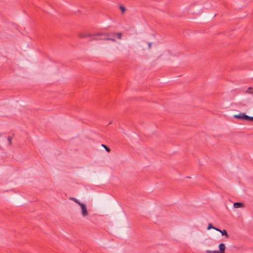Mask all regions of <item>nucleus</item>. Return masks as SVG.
<instances>
[{"instance_id": "1", "label": "nucleus", "mask_w": 253, "mask_h": 253, "mask_svg": "<svg viewBox=\"0 0 253 253\" xmlns=\"http://www.w3.org/2000/svg\"><path fill=\"white\" fill-rule=\"evenodd\" d=\"M92 35L87 32H83L79 33V37L80 38H88L92 37Z\"/></svg>"}, {"instance_id": "2", "label": "nucleus", "mask_w": 253, "mask_h": 253, "mask_svg": "<svg viewBox=\"0 0 253 253\" xmlns=\"http://www.w3.org/2000/svg\"><path fill=\"white\" fill-rule=\"evenodd\" d=\"M80 206L81 208L83 216L84 217L87 216L88 215V212L86 206L84 204L82 203Z\"/></svg>"}, {"instance_id": "3", "label": "nucleus", "mask_w": 253, "mask_h": 253, "mask_svg": "<svg viewBox=\"0 0 253 253\" xmlns=\"http://www.w3.org/2000/svg\"><path fill=\"white\" fill-rule=\"evenodd\" d=\"M105 36V35L103 34H96L94 35H92V37H91L90 41H98V40H104L103 39L104 38H101L100 36Z\"/></svg>"}, {"instance_id": "4", "label": "nucleus", "mask_w": 253, "mask_h": 253, "mask_svg": "<svg viewBox=\"0 0 253 253\" xmlns=\"http://www.w3.org/2000/svg\"><path fill=\"white\" fill-rule=\"evenodd\" d=\"M247 116L245 113H240L239 115H236L234 116V117L236 119H241V120H246L245 117Z\"/></svg>"}, {"instance_id": "5", "label": "nucleus", "mask_w": 253, "mask_h": 253, "mask_svg": "<svg viewBox=\"0 0 253 253\" xmlns=\"http://www.w3.org/2000/svg\"><path fill=\"white\" fill-rule=\"evenodd\" d=\"M219 251H218L219 253H225V246L224 244L221 243L219 245Z\"/></svg>"}, {"instance_id": "6", "label": "nucleus", "mask_w": 253, "mask_h": 253, "mask_svg": "<svg viewBox=\"0 0 253 253\" xmlns=\"http://www.w3.org/2000/svg\"><path fill=\"white\" fill-rule=\"evenodd\" d=\"M215 230L220 232L222 236H225L226 238H228L229 237V235L228 234L227 231L225 230H221L220 229H215Z\"/></svg>"}, {"instance_id": "7", "label": "nucleus", "mask_w": 253, "mask_h": 253, "mask_svg": "<svg viewBox=\"0 0 253 253\" xmlns=\"http://www.w3.org/2000/svg\"><path fill=\"white\" fill-rule=\"evenodd\" d=\"M244 204L243 203L240 202H236L234 203V207L235 208H239L241 207H243Z\"/></svg>"}, {"instance_id": "8", "label": "nucleus", "mask_w": 253, "mask_h": 253, "mask_svg": "<svg viewBox=\"0 0 253 253\" xmlns=\"http://www.w3.org/2000/svg\"><path fill=\"white\" fill-rule=\"evenodd\" d=\"M246 93L253 94V87H249L246 91Z\"/></svg>"}, {"instance_id": "9", "label": "nucleus", "mask_w": 253, "mask_h": 253, "mask_svg": "<svg viewBox=\"0 0 253 253\" xmlns=\"http://www.w3.org/2000/svg\"><path fill=\"white\" fill-rule=\"evenodd\" d=\"M120 9L121 10L122 14H124L125 13L126 9L125 6L121 5L120 6Z\"/></svg>"}, {"instance_id": "10", "label": "nucleus", "mask_w": 253, "mask_h": 253, "mask_svg": "<svg viewBox=\"0 0 253 253\" xmlns=\"http://www.w3.org/2000/svg\"><path fill=\"white\" fill-rule=\"evenodd\" d=\"M70 199L72 201H73L74 202H75V203H76L77 204H78L79 206L81 205V204H82V203H81L80 202H79L77 199H76L75 198H70Z\"/></svg>"}, {"instance_id": "11", "label": "nucleus", "mask_w": 253, "mask_h": 253, "mask_svg": "<svg viewBox=\"0 0 253 253\" xmlns=\"http://www.w3.org/2000/svg\"><path fill=\"white\" fill-rule=\"evenodd\" d=\"M211 229H213L215 230V229H218V228H216L215 227H213L211 223H209V225H208V227L207 228V229L208 230H210Z\"/></svg>"}, {"instance_id": "12", "label": "nucleus", "mask_w": 253, "mask_h": 253, "mask_svg": "<svg viewBox=\"0 0 253 253\" xmlns=\"http://www.w3.org/2000/svg\"><path fill=\"white\" fill-rule=\"evenodd\" d=\"M245 117L246 118V120H248V121H253V117H250V116L247 115V116Z\"/></svg>"}, {"instance_id": "13", "label": "nucleus", "mask_w": 253, "mask_h": 253, "mask_svg": "<svg viewBox=\"0 0 253 253\" xmlns=\"http://www.w3.org/2000/svg\"><path fill=\"white\" fill-rule=\"evenodd\" d=\"M103 40H109V41H113V42H115L116 41L115 39L107 38V37H104Z\"/></svg>"}, {"instance_id": "14", "label": "nucleus", "mask_w": 253, "mask_h": 253, "mask_svg": "<svg viewBox=\"0 0 253 253\" xmlns=\"http://www.w3.org/2000/svg\"><path fill=\"white\" fill-rule=\"evenodd\" d=\"M102 146L104 147L107 152H109L110 151V149L105 145L102 144Z\"/></svg>"}, {"instance_id": "15", "label": "nucleus", "mask_w": 253, "mask_h": 253, "mask_svg": "<svg viewBox=\"0 0 253 253\" xmlns=\"http://www.w3.org/2000/svg\"><path fill=\"white\" fill-rule=\"evenodd\" d=\"M206 253H218V251H209V250L206 251Z\"/></svg>"}, {"instance_id": "16", "label": "nucleus", "mask_w": 253, "mask_h": 253, "mask_svg": "<svg viewBox=\"0 0 253 253\" xmlns=\"http://www.w3.org/2000/svg\"><path fill=\"white\" fill-rule=\"evenodd\" d=\"M12 137H8L7 138V140L9 142V145L12 144Z\"/></svg>"}, {"instance_id": "17", "label": "nucleus", "mask_w": 253, "mask_h": 253, "mask_svg": "<svg viewBox=\"0 0 253 253\" xmlns=\"http://www.w3.org/2000/svg\"><path fill=\"white\" fill-rule=\"evenodd\" d=\"M116 34H117V38H118V39H120V40L122 39V33H117Z\"/></svg>"}, {"instance_id": "18", "label": "nucleus", "mask_w": 253, "mask_h": 253, "mask_svg": "<svg viewBox=\"0 0 253 253\" xmlns=\"http://www.w3.org/2000/svg\"><path fill=\"white\" fill-rule=\"evenodd\" d=\"M151 46V43H148V47H149V48H150Z\"/></svg>"}]
</instances>
